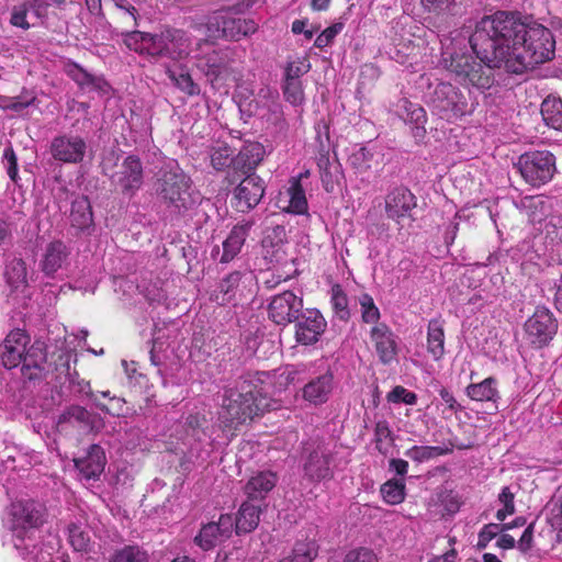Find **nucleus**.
<instances>
[{"label":"nucleus","instance_id":"obj_1","mask_svg":"<svg viewBox=\"0 0 562 562\" xmlns=\"http://www.w3.org/2000/svg\"><path fill=\"white\" fill-rule=\"evenodd\" d=\"M475 50L494 66L521 75L551 60L555 41L541 24L527 25L512 12L497 11L475 24Z\"/></svg>","mask_w":562,"mask_h":562},{"label":"nucleus","instance_id":"obj_2","mask_svg":"<svg viewBox=\"0 0 562 562\" xmlns=\"http://www.w3.org/2000/svg\"><path fill=\"white\" fill-rule=\"evenodd\" d=\"M274 374L268 371L246 372L233 385L223 387L218 422L223 431L235 432L269 407L268 394Z\"/></svg>","mask_w":562,"mask_h":562},{"label":"nucleus","instance_id":"obj_3","mask_svg":"<svg viewBox=\"0 0 562 562\" xmlns=\"http://www.w3.org/2000/svg\"><path fill=\"white\" fill-rule=\"evenodd\" d=\"M157 199L176 216H184L200 204V193L191 177L178 165L162 166L153 182Z\"/></svg>","mask_w":562,"mask_h":562},{"label":"nucleus","instance_id":"obj_4","mask_svg":"<svg viewBox=\"0 0 562 562\" xmlns=\"http://www.w3.org/2000/svg\"><path fill=\"white\" fill-rule=\"evenodd\" d=\"M3 527L12 533L14 548L26 558L35 548L33 533L35 529V502L20 499L11 503L2 518Z\"/></svg>","mask_w":562,"mask_h":562},{"label":"nucleus","instance_id":"obj_5","mask_svg":"<svg viewBox=\"0 0 562 562\" xmlns=\"http://www.w3.org/2000/svg\"><path fill=\"white\" fill-rule=\"evenodd\" d=\"M119 156L111 153L101 162L102 173L110 178L111 183L125 196H134L144 183V167L140 158L136 155L126 156L119 170L111 172L116 165Z\"/></svg>","mask_w":562,"mask_h":562},{"label":"nucleus","instance_id":"obj_6","mask_svg":"<svg viewBox=\"0 0 562 562\" xmlns=\"http://www.w3.org/2000/svg\"><path fill=\"white\" fill-rule=\"evenodd\" d=\"M30 340L24 330H12L0 346V358L8 369L21 364L22 375L32 381L35 378V352L34 345L29 346Z\"/></svg>","mask_w":562,"mask_h":562},{"label":"nucleus","instance_id":"obj_7","mask_svg":"<svg viewBox=\"0 0 562 562\" xmlns=\"http://www.w3.org/2000/svg\"><path fill=\"white\" fill-rule=\"evenodd\" d=\"M196 50L200 52L195 55L196 67L212 85L233 75L234 59L229 48H214L212 43L201 40L196 43Z\"/></svg>","mask_w":562,"mask_h":562},{"label":"nucleus","instance_id":"obj_8","mask_svg":"<svg viewBox=\"0 0 562 562\" xmlns=\"http://www.w3.org/2000/svg\"><path fill=\"white\" fill-rule=\"evenodd\" d=\"M429 105L434 114L448 122L471 112L465 94L450 82H439L435 87Z\"/></svg>","mask_w":562,"mask_h":562},{"label":"nucleus","instance_id":"obj_9","mask_svg":"<svg viewBox=\"0 0 562 562\" xmlns=\"http://www.w3.org/2000/svg\"><path fill=\"white\" fill-rule=\"evenodd\" d=\"M517 167L526 182L539 187L551 180L555 170L554 156L546 150H536L521 155Z\"/></svg>","mask_w":562,"mask_h":562},{"label":"nucleus","instance_id":"obj_10","mask_svg":"<svg viewBox=\"0 0 562 562\" xmlns=\"http://www.w3.org/2000/svg\"><path fill=\"white\" fill-rule=\"evenodd\" d=\"M303 458V471L308 481L318 483L334 477L330 467L334 453L325 443H307L304 448Z\"/></svg>","mask_w":562,"mask_h":562},{"label":"nucleus","instance_id":"obj_11","mask_svg":"<svg viewBox=\"0 0 562 562\" xmlns=\"http://www.w3.org/2000/svg\"><path fill=\"white\" fill-rule=\"evenodd\" d=\"M417 206V199L412 191L403 186L395 187L387 192L384 199V211L389 220L400 228L411 225L415 217L413 211Z\"/></svg>","mask_w":562,"mask_h":562},{"label":"nucleus","instance_id":"obj_12","mask_svg":"<svg viewBox=\"0 0 562 562\" xmlns=\"http://www.w3.org/2000/svg\"><path fill=\"white\" fill-rule=\"evenodd\" d=\"M302 311L303 299L290 290L273 295L267 307L268 318L283 327L299 321Z\"/></svg>","mask_w":562,"mask_h":562},{"label":"nucleus","instance_id":"obj_13","mask_svg":"<svg viewBox=\"0 0 562 562\" xmlns=\"http://www.w3.org/2000/svg\"><path fill=\"white\" fill-rule=\"evenodd\" d=\"M525 330L532 345L543 347L557 334L558 321L548 307L540 305L525 323Z\"/></svg>","mask_w":562,"mask_h":562},{"label":"nucleus","instance_id":"obj_14","mask_svg":"<svg viewBox=\"0 0 562 562\" xmlns=\"http://www.w3.org/2000/svg\"><path fill=\"white\" fill-rule=\"evenodd\" d=\"M265 153V147L260 143H246L231 161L232 170L227 172L229 184L236 183L243 177L256 175L255 171L263 160Z\"/></svg>","mask_w":562,"mask_h":562},{"label":"nucleus","instance_id":"obj_15","mask_svg":"<svg viewBox=\"0 0 562 562\" xmlns=\"http://www.w3.org/2000/svg\"><path fill=\"white\" fill-rule=\"evenodd\" d=\"M247 279L248 276L238 270L227 273L210 293V301L220 306L236 305L245 297L244 291Z\"/></svg>","mask_w":562,"mask_h":562},{"label":"nucleus","instance_id":"obj_16","mask_svg":"<svg viewBox=\"0 0 562 562\" xmlns=\"http://www.w3.org/2000/svg\"><path fill=\"white\" fill-rule=\"evenodd\" d=\"M233 192V206L236 211L246 213L256 207L265 194V182L257 175L243 177L238 180Z\"/></svg>","mask_w":562,"mask_h":562},{"label":"nucleus","instance_id":"obj_17","mask_svg":"<svg viewBox=\"0 0 562 562\" xmlns=\"http://www.w3.org/2000/svg\"><path fill=\"white\" fill-rule=\"evenodd\" d=\"M233 531L234 517L222 514L217 521H211L201 527L194 537V543L202 550L209 551L231 538Z\"/></svg>","mask_w":562,"mask_h":562},{"label":"nucleus","instance_id":"obj_18","mask_svg":"<svg viewBox=\"0 0 562 562\" xmlns=\"http://www.w3.org/2000/svg\"><path fill=\"white\" fill-rule=\"evenodd\" d=\"M295 340L303 346L316 344L325 333L327 322L318 310L307 308L295 322Z\"/></svg>","mask_w":562,"mask_h":562},{"label":"nucleus","instance_id":"obj_19","mask_svg":"<svg viewBox=\"0 0 562 562\" xmlns=\"http://www.w3.org/2000/svg\"><path fill=\"white\" fill-rule=\"evenodd\" d=\"M124 43L130 49L140 55L164 58L166 47L165 30L160 33L132 31L125 35Z\"/></svg>","mask_w":562,"mask_h":562},{"label":"nucleus","instance_id":"obj_20","mask_svg":"<svg viewBox=\"0 0 562 562\" xmlns=\"http://www.w3.org/2000/svg\"><path fill=\"white\" fill-rule=\"evenodd\" d=\"M370 340L379 360L383 364H390L396 360L398 352L397 337L384 323L374 325L370 330Z\"/></svg>","mask_w":562,"mask_h":562},{"label":"nucleus","instance_id":"obj_21","mask_svg":"<svg viewBox=\"0 0 562 562\" xmlns=\"http://www.w3.org/2000/svg\"><path fill=\"white\" fill-rule=\"evenodd\" d=\"M58 427L66 430L67 426L78 427L82 432L98 431L103 427L100 415L91 413L82 406H69L58 418Z\"/></svg>","mask_w":562,"mask_h":562},{"label":"nucleus","instance_id":"obj_22","mask_svg":"<svg viewBox=\"0 0 562 562\" xmlns=\"http://www.w3.org/2000/svg\"><path fill=\"white\" fill-rule=\"evenodd\" d=\"M50 151L56 160L66 164H79L87 151V143L80 136H58L50 145Z\"/></svg>","mask_w":562,"mask_h":562},{"label":"nucleus","instance_id":"obj_23","mask_svg":"<svg viewBox=\"0 0 562 562\" xmlns=\"http://www.w3.org/2000/svg\"><path fill=\"white\" fill-rule=\"evenodd\" d=\"M475 30L470 36V46L475 54L476 58L479 60L475 64V68L473 67L472 70L469 72V76H465L460 83L463 86H471L473 88H476L479 90H488L495 82V76H494V69L504 68V66H494L491 63L483 59V56L479 55L477 50H475L474 47V38Z\"/></svg>","mask_w":562,"mask_h":562},{"label":"nucleus","instance_id":"obj_24","mask_svg":"<svg viewBox=\"0 0 562 562\" xmlns=\"http://www.w3.org/2000/svg\"><path fill=\"white\" fill-rule=\"evenodd\" d=\"M76 469L86 480H95L104 471L106 458L99 445H91L87 454L74 460Z\"/></svg>","mask_w":562,"mask_h":562},{"label":"nucleus","instance_id":"obj_25","mask_svg":"<svg viewBox=\"0 0 562 562\" xmlns=\"http://www.w3.org/2000/svg\"><path fill=\"white\" fill-rule=\"evenodd\" d=\"M252 225L254 222L251 221H243L231 229L227 238L223 241V254L220 262H231L240 252Z\"/></svg>","mask_w":562,"mask_h":562},{"label":"nucleus","instance_id":"obj_26","mask_svg":"<svg viewBox=\"0 0 562 562\" xmlns=\"http://www.w3.org/2000/svg\"><path fill=\"white\" fill-rule=\"evenodd\" d=\"M165 53L164 58L181 60L192 52L191 41L187 33L178 29H165Z\"/></svg>","mask_w":562,"mask_h":562},{"label":"nucleus","instance_id":"obj_27","mask_svg":"<svg viewBox=\"0 0 562 562\" xmlns=\"http://www.w3.org/2000/svg\"><path fill=\"white\" fill-rule=\"evenodd\" d=\"M333 386L334 375L328 371L306 383L302 390V396L311 404L321 405L328 401Z\"/></svg>","mask_w":562,"mask_h":562},{"label":"nucleus","instance_id":"obj_28","mask_svg":"<svg viewBox=\"0 0 562 562\" xmlns=\"http://www.w3.org/2000/svg\"><path fill=\"white\" fill-rule=\"evenodd\" d=\"M221 26L223 36L232 40L239 41L244 36L251 35L257 32L258 23L252 19H240L233 16H221V22H217Z\"/></svg>","mask_w":562,"mask_h":562},{"label":"nucleus","instance_id":"obj_29","mask_svg":"<svg viewBox=\"0 0 562 562\" xmlns=\"http://www.w3.org/2000/svg\"><path fill=\"white\" fill-rule=\"evenodd\" d=\"M277 481V474L271 471L258 472L246 483L244 487L245 494L250 501H262L276 486Z\"/></svg>","mask_w":562,"mask_h":562},{"label":"nucleus","instance_id":"obj_30","mask_svg":"<svg viewBox=\"0 0 562 562\" xmlns=\"http://www.w3.org/2000/svg\"><path fill=\"white\" fill-rule=\"evenodd\" d=\"M252 502L250 499L244 502L234 518V529L237 535L251 532L260 521L261 506Z\"/></svg>","mask_w":562,"mask_h":562},{"label":"nucleus","instance_id":"obj_31","mask_svg":"<svg viewBox=\"0 0 562 562\" xmlns=\"http://www.w3.org/2000/svg\"><path fill=\"white\" fill-rule=\"evenodd\" d=\"M66 72L82 89L102 93H106L110 89L104 78L89 74L77 64L67 65Z\"/></svg>","mask_w":562,"mask_h":562},{"label":"nucleus","instance_id":"obj_32","mask_svg":"<svg viewBox=\"0 0 562 562\" xmlns=\"http://www.w3.org/2000/svg\"><path fill=\"white\" fill-rule=\"evenodd\" d=\"M66 72L82 89L102 93H106L110 89L104 78L89 74L77 64L67 65Z\"/></svg>","mask_w":562,"mask_h":562},{"label":"nucleus","instance_id":"obj_33","mask_svg":"<svg viewBox=\"0 0 562 562\" xmlns=\"http://www.w3.org/2000/svg\"><path fill=\"white\" fill-rule=\"evenodd\" d=\"M66 72L82 89L102 93H106L110 89L104 78L89 74L77 64L67 65Z\"/></svg>","mask_w":562,"mask_h":562},{"label":"nucleus","instance_id":"obj_34","mask_svg":"<svg viewBox=\"0 0 562 562\" xmlns=\"http://www.w3.org/2000/svg\"><path fill=\"white\" fill-rule=\"evenodd\" d=\"M465 394L475 402L497 403L501 400L498 380L494 376H488L481 382L471 383L467 386Z\"/></svg>","mask_w":562,"mask_h":562},{"label":"nucleus","instance_id":"obj_35","mask_svg":"<svg viewBox=\"0 0 562 562\" xmlns=\"http://www.w3.org/2000/svg\"><path fill=\"white\" fill-rule=\"evenodd\" d=\"M477 60L476 56L468 53H453L442 57V65L460 82L465 76H469L473 67L475 68Z\"/></svg>","mask_w":562,"mask_h":562},{"label":"nucleus","instance_id":"obj_36","mask_svg":"<svg viewBox=\"0 0 562 562\" xmlns=\"http://www.w3.org/2000/svg\"><path fill=\"white\" fill-rule=\"evenodd\" d=\"M445 339L443 322L430 319L427 326V351L435 361L441 360L446 353Z\"/></svg>","mask_w":562,"mask_h":562},{"label":"nucleus","instance_id":"obj_37","mask_svg":"<svg viewBox=\"0 0 562 562\" xmlns=\"http://www.w3.org/2000/svg\"><path fill=\"white\" fill-rule=\"evenodd\" d=\"M89 397L102 412L112 416H121L126 413V402L119 396H111L110 391H97L89 393Z\"/></svg>","mask_w":562,"mask_h":562},{"label":"nucleus","instance_id":"obj_38","mask_svg":"<svg viewBox=\"0 0 562 562\" xmlns=\"http://www.w3.org/2000/svg\"><path fill=\"white\" fill-rule=\"evenodd\" d=\"M68 252L64 243L53 241L50 243L44 254L42 260V270L45 274H54L67 259Z\"/></svg>","mask_w":562,"mask_h":562},{"label":"nucleus","instance_id":"obj_39","mask_svg":"<svg viewBox=\"0 0 562 562\" xmlns=\"http://www.w3.org/2000/svg\"><path fill=\"white\" fill-rule=\"evenodd\" d=\"M70 222L74 227L85 229L93 222V214L87 196H78L71 203Z\"/></svg>","mask_w":562,"mask_h":562},{"label":"nucleus","instance_id":"obj_40","mask_svg":"<svg viewBox=\"0 0 562 562\" xmlns=\"http://www.w3.org/2000/svg\"><path fill=\"white\" fill-rule=\"evenodd\" d=\"M540 112L549 127L562 131V100L560 98L548 95L541 103Z\"/></svg>","mask_w":562,"mask_h":562},{"label":"nucleus","instance_id":"obj_41","mask_svg":"<svg viewBox=\"0 0 562 562\" xmlns=\"http://www.w3.org/2000/svg\"><path fill=\"white\" fill-rule=\"evenodd\" d=\"M317 549L313 540H299L294 543L291 553L279 562H313L317 557Z\"/></svg>","mask_w":562,"mask_h":562},{"label":"nucleus","instance_id":"obj_42","mask_svg":"<svg viewBox=\"0 0 562 562\" xmlns=\"http://www.w3.org/2000/svg\"><path fill=\"white\" fill-rule=\"evenodd\" d=\"M347 161L355 173L366 175L372 169L374 153L369 148L361 146L350 154Z\"/></svg>","mask_w":562,"mask_h":562},{"label":"nucleus","instance_id":"obj_43","mask_svg":"<svg viewBox=\"0 0 562 562\" xmlns=\"http://www.w3.org/2000/svg\"><path fill=\"white\" fill-rule=\"evenodd\" d=\"M330 304L337 318L342 322L350 319L348 297L340 284H334L330 289Z\"/></svg>","mask_w":562,"mask_h":562},{"label":"nucleus","instance_id":"obj_44","mask_svg":"<svg viewBox=\"0 0 562 562\" xmlns=\"http://www.w3.org/2000/svg\"><path fill=\"white\" fill-rule=\"evenodd\" d=\"M380 491L386 504L397 505L405 499V483L403 480H389L381 485Z\"/></svg>","mask_w":562,"mask_h":562},{"label":"nucleus","instance_id":"obj_45","mask_svg":"<svg viewBox=\"0 0 562 562\" xmlns=\"http://www.w3.org/2000/svg\"><path fill=\"white\" fill-rule=\"evenodd\" d=\"M68 542L77 552H89L91 549V539L80 525L71 522L68 525Z\"/></svg>","mask_w":562,"mask_h":562},{"label":"nucleus","instance_id":"obj_46","mask_svg":"<svg viewBox=\"0 0 562 562\" xmlns=\"http://www.w3.org/2000/svg\"><path fill=\"white\" fill-rule=\"evenodd\" d=\"M166 74L168 78L175 83V86L187 95L194 97L200 94V86L194 82L193 78L188 71L176 74L173 70L168 68Z\"/></svg>","mask_w":562,"mask_h":562},{"label":"nucleus","instance_id":"obj_47","mask_svg":"<svg viewBox=\"0 0 562 562\" xmlns=\"http://www.w3.org/2000/svg\"><path fill=\"white\" fill-rule=\"evenodd\" d=\"M288 193L290 196V211L295 214H304L307 211V201L300 179L291 180Z\"/></svg>","mask_w":562,"mask_h":562},{"label":"nucleus","instance_id":"obj_48","mask_svg":"<svg viewBox=\"0 0 562 562\" xmlns=\"http://www.w3.org/2000/svg\"><path fill=\"white\" fill-rule=\"evenodd\" d=\"M449 451L438 446H414L405 451V456L415 462H424L447 454Z\"/></svg>","mask_w":562,"mask_h":562},{"label":"nucleus","instance_id":"obj_49","mask_svg":"<svg viewBox=\"0 0 562 562\" xmlns=\"http://www.w3.org/2000/svg\"><path fill=\"white\" fill-rule=\"evenodd\" d=\"M109 562H149V558L145 550L135 544L116 550Z\"/></svg>","mask_w":562,"mask_h":562},{"label":"nucleus","instance_id":"obj_50","mask_svg":"<svg viewBox=\"0 0 562 562\" xmlns=\"http://www.w3.org/2000/svg\"><path fill=\"white\" fill-rule=\"evenodd\" d=\"M375 448L382 454H386L393 443L392 430L386 420H379L374 427Z\"/></svg>","mask_w":562,"mask_h":562},{"label":"nucleus","instance_id":"obj_51","mask_svg":"<svg viewBox=\"0 0 562 562\" xmlns=\"http://www.w3.org/2000/svg\"><path fill=\"white\" fill-rule=\"evenodd\" d=\"M359 304L361 307V318L367 324H379L380 319V310L375 305L373 297L368 294L363 293L359 297Z\"/></svg>","mask_w":562,"mask_h":562},{"label":"nucleus","instance_id":"obj_52","mask_svg":"<svg viewBox=\"0 0 562 562\" xmlns=\"http://www.w3.org/2000/svg\"><path fill=\"white\" fill-rule=\"evenodd\" d=\"M283 95L293 105H300L304 101V91L301 80H288L283 82Z\"/></svg>","mask_w":562,"mask_h":562},{"label":"nucleus","instance_id":"obj_53","mask_svg":"<svg viewBox=\"0 0 562 562\" xmlns=\"http://www.w3.org/2000/svg\"><path fill=\"white\" fill-rule=\"evenodd\" d=\"M4 274L8 282L13 286H18L20 283L25 282L26 271L24 262L20 259H13L7 266Z\"/></svg>","mask_w":562,"mask_h":562},{"label":"nucleus","instance_id":"obj_54","mask_svg":"<svg viewBox=\"0 0 562 562\" xmlns=\"http://www.w3.org/2000/svg\"><path fill=\"white\" fill-rule=\"evenodd\" d=\"M45 525H47L45 531H47L50 537L49 544H58V519L56 515H46L45 517L37 516V530L40 532L44 531Z\"/></svg>","mask_w":562,"mask_h":562},{"label":"nucleus","instance_id":"obj_55","mask_svg":"<svg viewBox=\"0 0 562 562\" xmlns=\"http://www.w3.org/2000/svg\"><path fill=\"white\" fill-rule=\"evenodd\" d=\"M231 156L232 154L228 147H220L214 149L211 154L212 167L217 171H222L225 168H229L228 170H232L231 161L233 157Z\"/></svg>","mask_w":562,"mask_h":562},{"label":"nucleus","instance_id":"obj_56","mask_svg":"<svg viewBox=\"0 0 562 562\" xmlns=\"http://www.w3.org/2000/svg\"><path fill=\"white\" fill-rule=\"evenodd\" d=\"M387 400L393 403L415 405L417 403V395L404 386L397 385L389 393Z\"/></svg>","mask_w":562,"mask_h":562},{"label":"nucleus","instance_id":"obj_57","mask_svg":"<svg viewBox=\"0 0 562 562\" xmlns=\"http://www.w3.org/2000/svg\"><path fill=\"white\" fill-rule=\"evenodd\" d=\"M501 532L498 524L490 522L482 527L477 536V550H483Z\"/></svg>","mask_w":562,"mask_h":562},{"label":"nucleus","instance_id":"obj_58","mask_svg":"<svg viewBox=\"0 0 562 562\" xmlns=\"http://www.w3.org/2000/svg\"><path fill=\"white\" fill-rule=\"evenodd\" d=\"M342 23H335L328 27H326L315 40L314 46L317 48H325L329 46L337 34L342 30Z\"/></svg>","mask_w":562,"mask_h":562},{"label":"nucleus","instance_id":"obj_59","mask_svg":"<svg viewBox=\"0 0 562 562\" xmlns=\"http://www.w3.org/2000/svg\"><path fill=\"white\" fill-rule=\"evenodd\" d=\"M417 50L418 46L412 41H408L407 43H398L395 46L393 59L400 64H406L411 56H415L417 54Z\"/></svg>","mask_w":562,"mask_h":562},{"label":"nucleus","instance_id":"obj_60","mask_svg":"<svg viewBox=\"0 0 562 562\" xmlns=\"http://www.w3.org/2000/svg\"><path fill=\"white\" fill-rule=\"evenodd\" d=\"M342 562H379V560L371 549L359 548L349 551Z\"/></svg>","mask_w":562,"mask_h":562},{"label":"nucleus","instance_id":"obj_61","mask_svg":"<svg viewBox=\"0 0 562 562\" xmlns=\"http://www.w3.org/2000/svg\"><path fill=\"white\" fill-rule=\"evenodd\" d=\"M311 65L307 61H290L286 64L284 70V79L288 80H300V78L310 71Z\"/></svg>","mask_w":562,"mask_h":562},{"label":"nucleus","instance_id":"obj_62","mask_svg":"<svg viewBox=\"0 0 562 562\" xmlns=\"http://www.w3.org/2000/svg\"><path fill=\"white\" fill-rule=\"evenodd\" d=\"M286 233L285 228L282 225H276L272 228L266 232L265 238L262 240L263 246L270 244L271 246H278L283 244L285 240Z\"/></svg>","mask_w":562,"mask_h":562},{"label":"nucleus","instance_id":"obj_63","mask_svg":"<svg viewBox=\"0 0 562 562\" xmlns=\"http://www.w3.org/2000/svg\"><path fill=\"white\" fill-rule=\"evenodd\" d=\"M404 103L408 104L409 113H407V115L401 114V117L416 125H422L426 122V112L420 105L411 101H404Z\"/></svg>","mask_w":562,"mask_h":562},{"label":"nucleus","instance_id":"obj_64","mask_svg":"<svg viewBox=\"0 0 562 562\" xmlns=\"http://www.w3.org/2000/svg\"><path fill=\"white\" fill-rule=\"evenodd\" d=\"M533 533L535 522H531L526 527L520 539L517 541V548L521 553L526 554L531 550L533 546Z\"/></svg>","mask_w":562,"mask_h":562}]
</instances>
